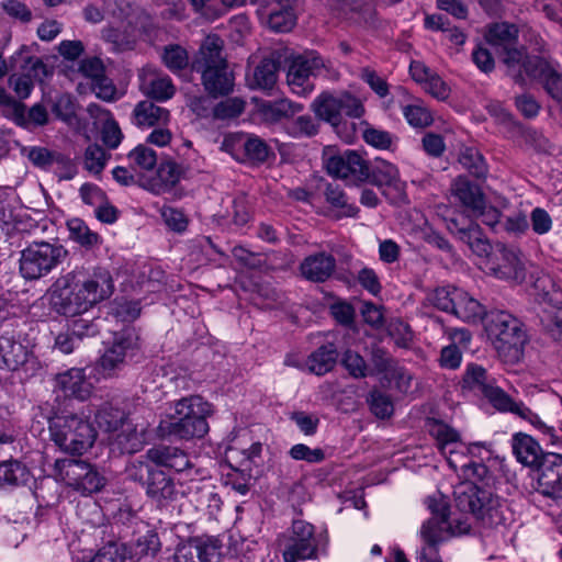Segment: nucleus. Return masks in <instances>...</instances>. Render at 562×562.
<instances>
[{
    "instance_id": "nucleus-22",
    "label": "nucleus",
    "mask_w": 562,
    "mask_h": 562,
    "mask_svg": "<svg viewBox=\"0 0 562 562\" xmlns=\"http://www.w3.org/2000/svg\"><path fill=\"white\" fill-rule=\"evenodd\" d=\"M144 458L158 467L170 468L177 472H183L192 467L188 454L182 449L173 446H155L147 450ZM139 459L143 460V457Z\"/></svg>"
},
{
    "instance_id": "nucleus-24",
    "label": "nucleus",
    "mask_w": 562,
    "mask_h": 562,
    "mask_svg": "<svg viewBox=\"0 0 562 562\" xmlns=\"http://www.w3.org/2000/svg\"><path fill=\"white\" fill-rule=\"evenodd\" d=\"M498 55L502 58V61L506 65L508 74L516 81L522 82L525 80V75L530 77L532 74H536L537 63H535V59L539 57L527 56L522 47L518 48L516 45H513L510 48L504 49Z\"/></svg>"
},
{
    "instance_id": "nucleus-12",
    "label": "nucleus",
    "mask_w": 562,
    "mask_h": 562,
    "mask_svg": "<svg viewBox=\"0 0 562 562\" xmlns=\"http://www.w3.org/2000/svg\"><path fill=\"white\" fill-rule=\"evenodd\" d=\"M326 70V61L316 52H306L292 59L286 81L293 93L305 97L314 90L312 79Z\"/></svg>"
},
{
    "instance_id": "nucleus-43",
    "label": "nucleus",
    "mask_w": 562,
    "mask_h": 562,
    "mask_svg": "<svg viewBox=\"0 0 562 562\" xmlns=\"http://www.w3.org/2000/svg\"><path fill=\"white\" fill-rule=\"evenodd\" d=\"M278 65L274 60L265 58L254 70L252 85L262 90H271L277 82Z\"/></svg>"
},
{
    "instance_id": "nucleus-11",
    "label": "nucleus",
    "mask_w": 562,
    "mask_h": 562,
    "mask_svg": "<svg viewBox=\"0 0 562 562\" xmlns=\"http://www.w3.org/2000/svg\"><path fill=\"white\" fill-rule=\"evenodd\" d=\"M130 477L142 481L148 474L147 495L159 507H165L184 495V491L177 487L175 481L161 470H150L145 460L137 459L127 469Z\"/></svg>"
},
{
    "instance_id": "nucleus-49",
    "label": "nucleus",
    "mask_w": 562,
    "mask_h": 562,
    "mask_svg": "<svg viewBox=\"0 0 562 562\" xmlns=\"http://www.w3.org/2000/svg\"><path fill=\"white\" fill-rule=\"evenodd\" d=\"M70 239L85 247H92L99 243V235L92 232L80 218H71L67 223Z\"/></svg>"
},
{
    "instance_id": "nucleus-35",
    "label": "nucleus",
    "mask_w": 562,
    "mask_h": 562,
    "mask_svg": "<svg viewBox=\"0 0 562 562\" xmlns=\"http://www.w3.org/2000/svg\"><path fill=\"white\" fill-rule=\"evenodd\" d=\"M454 301L456 307L452 313L464 322H480L486 314L485 307L476 299L461 289L454 293Z\"/></svg>"
},
{
    "instance_id": "nucleus-10",
    "label": "nucleus",
    "mask_w": 562,
    "mask_h": 562,
    "mask_svg": "<svg viewBox=\"0 0 562 562\" xmlns=\"http://www.w3.org/2000/svg\"><path fill=\"white\" fill-rule=\"evenodd\" d=\"M279 547L284 562L315 559L318 541L314 526L305 520H294L290 533L279 537Z\"/></svg>"
},
{
    "instance_id": "nucleus-50",
    "label": "nucleus",
    "mask_w": 562,
    "mask_h": 562,
    "mask_svg": "<svg viewBox=\"0 0 562 562\" xmlns=\"http://www.w3.org/2000/svg\"><path fill=\"white\" fill-rule=\"evenodd\" d=\"M285 131L294 138L312 137L318 133V124L311 115H300L288 122Z\"/></svg>"
},
{
    "instance_id": "nucleus-28",
    "label": "nucleus",
    "mask_w": 562,
    "mask_h": 562,
    "mask_svg": "<svg viewBox=\"0 0 562 562\" xmlns=\"http://www.w3.org/2000/svg\"><path fill=\"white\" fill-rule=\"evenodd\" d=\"M30 351L14 337L3 335L0 337V369L14 371L29 360Z\"/></svg>"
},
{
    "instance_id": "nucleus-57",
    "label": "nucleus",
    "mask_w": 562,
    "mask_h": 562,
    "mask_svg": "<svg viewBox=\"0 0 562 562\" xmlns=\"http://www.w3.org/2000/svg\"><path fill=\"white\" fill-rule=\"evenodd\" d=\"M368 403L371 412L379 418L390 417L394 409L393 402L390 396L378 390L370 393Z\"/></svg>"
},
{
    "instance_id": "nucleus-52",
    "label": "nucleus",
    "mask_w": 562,
    "mask_h": 562,
    "mask_svg": "<svg viewBox=\"0 0 562 562\" xmlns=\"http://www.w3.org/2000/svg\"><path fill=\"white\" fill-rule=\"evenodd\" d=\"M325 198L330 205L340 210V215L349 217L357 215L358 207L348 202L346 194L339 187L328 184L325 190Z\"/></svg>"
},
{
    "instance_id": "nucleus-34",
    "label": "nucleus",
    "mask_w": 562,
    "mask_h": 562,
    "mask_svg": "<svg viewBox=\"0 0 562 562\" xmlns=\"http://www.w3.org/2000/svg\"><path fill=\"white\" fill-rule=\"evenodd\" d=\"M518 30L514 24L505 22L491 24L485 33L486 42L497 54L516 45Z\"/></svg>"
},
{
    "instance_id": "nucleus-21",
    "label": "nucleus",
    "mask_w": 562,
    "mask_h": 562,
    "mask_svg": "<svg viewBox=\"0 0 562 562\" xmlns=\"http://www.w3.org/2000/svg\"><path fill=\"white\" fill-rule=\"evenodd\" d=\"M262 445L259 441L251 442L248 434L240 435L226 450V459L237 467L250 469L251 464L258 465L261 461Z\"/></svg>"
},
{
    "instance_id": "nucleus-20",
    "label": "nucleus",
    "mask_w": 562,
    "mask_h": 562,
    "mask_svg": "<svg viewBox=\"0 0 562 562\" xmlns=\"http://www.w3.org/2000/svg\"><path fill=\"white\" fill-rule=\"evenodd\" d=\"M138 77L143 93L156 101L165 102L176 93V87L167 75L158 74L151 68H143Z\"/></svg>"
},
{
    "instance_id": "nucleus-59",
    "label": "nucleus",
    "mask_w": 562,
    "mask_h": 562,
    "mask_svg": "<svg viewBox=\"0 0 562 562\" xmlns=\"http://www.w3.org/2000/svg\"><path fill=\"white\" fill-rule=\"evenodd\" d=\"M460 164L473 176L481 178L486 173V166L483 157L473 148H467L460 155Z\"/></svg>"
},
{
    "instance_id": "nucleus-17",
    "label": "nucleus",
    "mask_w": 562,
    "mask_h": 562,
    "mask_svg": "<svg viewBox=\"0 0 562 562\" xmlns=\"http://www.w3.org/2000/svg\"><path fill=\"white\" fill-rule=\"evenodd\" d=\"M220 543L213 538H191L179 544L175 552V562H218Z\"/></svg>"
},
{
    "instance_id": "nucleus-19",
    "label": "nucleus",
    "mask_w": 562,
    "mask_h": 562,
    "mask_svg": "<svg viewBox=\"0 0 562 562\" xmlns=\"http://www.w3.org/2000/svg\"><path fill=\"white\" fill-rule=\"evenodd\" d=\"M296 0H269L261 16L268 27L274 32H289L295 24L294 5Z\"/></svg>"
},
{
    "instance_id": "nucleus-47",
    "label": "nucleus",
    "mask_w": 562,
    "mask_h": 562,
    "mask_svg": "<svg viewBox=\"0 0 562 562\" xmlns=\"http://www.w3.org/2000/svg\"><path fill=\"white\" fill-rule=\"evenodd\" d=\"M402 113L407 123L413 127H426L434 121L432 114L422 101L403 105Z\"/></svg>"
},
{
    "instance_id": "nucleus-41",
    "label": "nucleus",
    "mask_w": 562,
    "mask_h": 562,
    "mask_svg": "<svg viewBox=\"0 0 562 562\" xmlns=\"http://www.w3.org/2000/svg\"><path fill=\"white\" fill-rule=\"evenodd\" d=\"M336 360L337 350L334 345L328 344L319 347L310 356L307 367L311 372L323 375L334 368Z\"/></svg>"
},
{
    "instance_id": "nucleus-27",
    "label": "nucleus",
    "mask_w": 562,
    "mask_h": 562,
    "mask_svg": "<svg viewBox=\"0 0 562 562\" xmlns=\"http://www.w3.org/2000/svg\"><path fill=\"white\" fill-rule=\"evenodd\" d=\"M512 450L516 460L528 468H536L542 456L541 446L529 435L517 432L512 438Z\"/></svg>"
},
{
    "instance_id": "nucleus-15",
    "label": "nucleus",
    "mask_w": 562,
    "mask_h": 562,
    "mask_svg": "<svg viewBox=\"0 0 562 562\" xmlns=\"http://www.w3.org/2000/svg\"><path fill=\"white\" fill-rule=\"evenodd\" d=\"M536 469V490L543 496L561 499L562 456L554 452H546Z\"/></svg>"
},
{
    "instance_id": "nucleus-46",
    "label": "nucleus",
    "mask_w": 562,
    "mask_h": 562,
    "mask_svg": "<svg viewBox=\"0 0 562 562\" xmlns=\"http://www.w3.org/2000/svg\"><path fill=\"white\" fill-rule=\"evenodd\" d=\"M0 111L18 125L26 124L25 106L0 87Z\"/></svg>"
},
{
    "instance_id": "nucleus-7",
    "label": "nucleus",
    "mask_w": 562,
    "mask_h": 562,
    "mask_svg": "<svg viewBox=\"0 0 562 562\" xmlns=\"http://www.w3.org/2000/svg\"><path fill=\"white\" fill-rule=\"evenodd\" d=\"M54 442L64 451L81 454L92 447L95 430L91 424L77 415H56L49 422Z\"/></svg>"
},
{
    "instance_id": "nucleus-16",
    "label": "nucleus",
    "mask_w": 562,
    "mask_h": 562,
    "mask_svg": "<svg viewBox=\"0 0 562 562\" xmlns=\"http://www.w3.org/2000/svg\"><path fill=\"white\" fill-rule=\"evenodd\" d=\"M312 109L317 117L329 123L335 133L345 142L349 143L355 137L353 124L349 127L342 120L340 108V94L333 95L322 93L312 103Z\"/></svg>"
},
{
    "instance_id": "nucleus-55",
    "label": "nucleus",
    "mask_w": 562,
    "mask_h": 562,
    "mask_svg": "<svg viewBox=\"0 0 562 562\" xmlns=\"http://www.w3.org/2000/svg\"><path fill=\"white\" fill-rule=\"evenodd\" d=\"M463 383L467 387L477 390L482 394L492 385L486 370L482 366L475 363H471L467 367Z\"/></svg>"
},
{
    "instance_id": "nucleus-6",
    "label": "nucleus",
    "mask_w": 562,
    "mask_h": 562,
    "mask_svg": "<svg viewBox=\"0 0 562 562\" xmlns=\"http://www.w3.org/2000/svg\"><path fill=\"white\" fill-rule=\"evenodd\" d=\"M485 329L498 356L509 363L518 362L527 344V334L522 323L505 311L491 312Z\"/></svg>"
},
{
    "instance_id": "nucleus-58",
    "label": "nucleus",
    "mask_w": 562,
    "mask_h": 562,
    "mask_svg": "<svg viewBox=\"0 0 562 562\" xmlns=\"http://www.w3.org/2000/svg\"><path fill=\"white\" fill-rule=\"evenodd\" d=\"M245 140L246 134L231 133L224 136L221 144V150L229 154L237 161H245Z\"/></svg>"
},
{
    "instance_id": "nucleus-51",
    "label": "nucleus",
    "mask_w": 562,
    "mask_h": 562,
    "mask_svg": "<svg viewBox=\"0 0 562 562\" xmlns=\"http://www.w3.org/2000/svg\"><path fill=\"white\" fill-rule=\"evenodd\" d=\"M26 469L19 461H4L0 463V487L15 486L23 482Z\"/></svg>"
},
{
    "instance_id": "nucleus-60",
    "label": "nucleus",
    "mask_w": 562,
    "mask_h": 562,
    "mask_svg": "<svg viewBox=\"0 0 562 562\" xmlns=\"http://www.w3.org/2000/svg\"><path fill=\"white\" fill-rule=\"evenodd\" d=\"M245 161H265L268 157L267 144L255 135L246 134L245 140Z\"/></svg>"
},
{
    "instance_id": "nucleus-48",
    "label": "nucleus",
    "mask_w": 562,
    "mask_h": 562,
    "mask_svg": "<svg viewBox=\"0 0 562 562\" xmlns=\"http://www.w3.org/2000/svg\"><path fill=\"white\" fill-rule=\"evenodd\" d=\"M483 395L490 401V403L501 412H510L517 415L522 403L514 401L508 394H506L501 387L491 385Z\"/></svg>"
},
{
    "instance_id": "nucleus-38",
    "label": "nucleus",
    "mask_w": 562,
    "mask_h": 562,
    "mask_svg": "<svg viewBox=\"0 0 562 562\" xmlns=\"http://www.w3.org/2000/svg\"><path fill=\"white\" fill-rule=\"evenodd\" d=\"M136 124L150 127L158 124H166L169 121V111L158 106L150 101H142L134 109Z\"/></svg>"
},
{
    "instance_id": "nucleus-8",
    "label": "nucleus",
    "mask_w": 562,
    "mask_h": 562,
    "mask_svg": "<svg viewBox=\"0 0 562 562\" xmlns=\"http://www.w3.org/2000/svg\"><path fill=\"white\" fill-rule=\"evenodd\" d=\"M67 255L59 244L34 241L21 251L20 273L25 280H38L57 268Z\"/></svg>"
},
{
    "instance_id": "nucleus-44",
    "label": "nucleus",
    "mask_w": 562,
    "mask_h": 562,
    "mask_svg": "<svg viewBox=\"0 0 562 562\" xmlns=\"http://www.w3.org/2000/svg\"><path fill=\"white\" fill-rule=\"evenodd\" d=\"M97 423L108 431H117L122 424L128 422L125 413L111 404H104L95 415Z\"/></svg>"
},
{
    "instance_id": "nucleus-36",
    "label": "nucleus",
    "mask_w": 562,
    "mask_h": 562,
    "mask_svg": "<svg viewBox=\"0 0 562 562\" xmlns=\"http://www.w3.org/2000/svg\"><path fill=\"white\" fill-rule=\"evenodd\" d=\"M22 154L29 158V160L41 169H48L54 164L63 165L71 169V160L60 153L52 151L45 147L31 146L24 147Z\"/></svg>"
},
{
    "instance_id": "nucleus-53",
    "label": "nucleus",
    "mask_w": 562,
    "mask_h": 562,
    "mask_svg": "<svg viewBox=\"0 0 562 562\" xmlns=\"http://www.w3.org/2000/svg\"><path fill=\"white\" fill-rule=\"evenodd\" d=\"M165 66L177 74L184 69L189 64V56L187 50L179 45H168L164 48L161 55Z\"/></svg>"
},
{
    "instance_id": "nucleus-2",
    "label": "nucleus",
    "mask_w": 562,
    "mask_h": 562,
    "mask_svg": "<svg viewBox=\"0 0 562 562\" xmlns=\"http://www.w3.org/2000/svg\"><path fill=\"white\" fill-rule=\"evenodd\" d=\"M64 286L54 296V306L68 317L87 313L100 302L108 300L114 290L110 272L103 268L91 271L76 269L63 278Z\"/></svg>"
},
{
    "instance_id": "nucleus-18",
    "label": "nucleus",
    "mask_w": 562,
    "mask_h": 562,
    "mask_svg": "<svg viewBox=\"0 0 562 562\" xmlns=\"http://www.w3.org/2000/svg\"><path fill=\"white\" fill-rule=\"evenodd\" d=\"M137 347V337L133 330L126 329L115 336L111 347H109L100 360L101 369L104 374L111 375L124 363V359L130 350Z\"/></svg>"
},
{
    "instance_id": "nucleus-9",
    "label": "nucleus",
    "mask_w": 562,
    "mask_h": 562,
    "mask_svg": "<svg viewBox=\"0 0 562 562\" xmlns=\"http://www.w3.org/2000/svg\"><path fill=\"white\" fill-rule=\"evenodd\" d=\"M323 164L329 176L349 183L366 181L370 176L367 161L355 150L340 151L327 146L323 150Z\"/></svg>"
},
{
    "instance_id": "nucleus-1",
    "label": "nucleus",
    "mask_w": 562,
    "mask_h": 562,
    "mask_svg": "<svg viewBox=\"0 0 562 562\" xmlns=\"http://www.w3.org/2000/svg\"><path fill=\"white\" fill-rule=\"evenodd\" d=\"M430 435L446 458L449 467L465 481L454 487L456 507L471 515L483 527L493 528L506 521L507 507L503 499L488 486V469L481 461L470 460L469 453L484 447L482 442L465 443L457 430L449 425L435 422Z\"/></svg>"
},
{
    "instance_id": "nucleus-33",
    "label": "nucleus",
    "mask_w": 562,
    "mask_h": 562,
    "mask_svg": "<svg viewBox=\"0 0 562 562\" xmlns=\"http://www.w3.org/2000/svg\"><path fill=\"white\" fill-rule=\"evenodd\" d=\"M535 63H537V70L530 78L540 79L549 95L557 101L562 100V75L558 66L544 58H537Z\"/></svg>"
},
{
    "instance_id": "nucleus-26",
    "label": "nucleus",
    "mask_w": 562,
    "mask_h": 562,
    "mask_svg": "<svg viewBox=\"0 0 562 562\" xmlns=\"http://www.w3.org/2000/svg\"><path fill=\"white\" fill-rule=\"evenodd\" d=\"M56 385L66 396H74L81 401L88 398L92 392V384L87 380L83 369L78 368L58 374Z\"/></svg>"
},
{
    "instance_id": "nucleus-4",
    "label": "nucleus",
    "mask_w": 562,
    "mask_h": 562,
    "mask_svg": "<svg viewBox=\"0 0 562 562\" xmlns=\"http://www.w3.org/2000/svg\"><path fill=\"white\" fill-rule=\"evenodd\" d=\"M427 506L432 516L422 525L419 535L423 543L416 559L418 562H443L439 555L438 546L450 537L468 533L471 521L468 516L450 519L443 499L428 498Z\"/></svg>"
},
{
    "instance_id": "nucleus-62",
    "label": "nucleus",
    "mask_w": 562,
    "mask_h": 562,
    "mask_svg": "<svg viewBox=\"0 0 562 562\" xmlns=\"http://www.w3.org/2000/svg\"><path fill=\"white\" fill-rule=\"evenodd\" d=\"M160 548V539L154 530H148L145 535L139 536L135 543V552L139 555L155 557Z\"/></svg>"
},
{
    "instance_id": "nucleus-3",
    "label": "nucleus",
    "mask_w": 562,
    "mask_h": 562,
    "mask_svg": "<svg viewBox=\"0 0 562 562\" xmlns=\"http://www.w3.org/2000/svg\"><path fill=\"white\" fill-rule=\"evenodd\" d=\"M213 412L212 404L199 395L182 397L172 402L169 411L160 418L157 435L180 440L203 438L209 432L207 418Z\"/></svg>"
},
{
    "instance_id": "nucleus-45",
    "label": "nucleus",
    "mask_w": 562,
    "mask_h": 562,
    "mask_svg": "<svg viewBox=\"0 0 562 562\" xmlns=\"http://www.w3.org/2000/svg\"><path fill=\"white\" fill-rule=\"evenodd\" d=\"M448 228L453 232L458 231L461 235V239L465 240L470 248L479 256H488L491 246L490 244L479 236L476 227L472 228H460L457 221L451 220L448 224Z\"/></svg>"
},
{
    "instance_id": "nucleus-14",
    "label": "nucleus",
    "mask_w": 562,
    "mask_h": 562,
    "mask_svg": "<svg viewBox=\"0 0 562 562\" xmlns=\"http://www.w3.org/2000/svg\"><path fill=\"white\" fill-rule=\"evenodd\" d=\"M486 270L502 280L521 282L525 279V266L520 252L516 249L498 245L487 257Z\"/></svg>"
},
{
    "instance_id": "nucleus-31",
    "label": "nucleus",
    "mask_w": 562,
    "mask_h": 562,
    "mask_svg": "<svg viewBox=\"0 0 562 562\" xmlns=\"http://www.w3.org/2000/svg\"><path fill=\"white\" fill-rule=\"evenodd\" d=\"M451 194L469 215L473 211L479 210V205L485 200L480 187L469 181L465 177H458L452 182Z\"/></svg>"
},
{
    "instance_id": "nucleus-63",
    "label": "nucleus",
    "mask_w": 562,
    "mask_h": 562,
    "mask_svg": "<svg viewBox=\"0 0 562 562\" xmlns=\"http://www.w3.org/2000/svg\"><path fill=\"white\" fill-rule=\"evenodd\" d=\"M362 135L367 144L379 149L391 148L394 139L390 132L371 126L366 127Z\"/></svg>"
},
{
    "instance_id": "nucleus-25",
    "label": "nucleus",
    "mask_w": 562,
    "mask_h": 562,
    "mask_svg": "<svg viewBox=\"0 0 562 562\" xmlns=\"http://www.w3.org/2000/svg\"><path fill=\"white\" fill-rule=\"evenodd\" d=\"M335 269V257L324 251L307 256L300 265L301 274L312 282H325Z\"/></svg>"
},
{
    "instance_id": "nucleus-5",
    "label": "nucleus",
    "mask_w": 562,
    "mask_h": 562,
    "mask_svg": "<svg viewBox=\"0 0 562 562\" xmlns=\"http://www.w3.org/2000/svg\"><path fill=\"white\" fill-rule=\"evenodd\" d=\"M223 41L215 34L207 35L192 61V69L200 72L205 90L216 97L233 90V77L222 57Z\"/></svg>"
},
{
    "instance_id": "nucleus-64",
    "label": "nucleus",
    "mask_w": 562,
    "mask_h": 562,
    "mask_svg": "<svg viewBox=\"0 0 562 562\" xmlns=\"http://www.w3.org/2000/svg\"><path fill=\"white\" fill-rule=\"evenodd\" d=\"M126 549L119 543L102 547L89 562H125Z\"/></svg>"
},
{
    "instance_id": "nucleus-37",
    "label": "nucleus",
    "mask_w": 562,
    "mask_h": 562,
    "mask_svg": "<svg viewBox=\"0 0 562 562\" xmlns=\"http://www.w3.org/2000/svg\"><path fill=\"white\" fill-rule=\"evenodd\" d=\"M537 301L541 308L542 321H550L562 329V291H546L538 295Z\"/></svg>"
},
{
    "instance_id": "nucleus-13",
    "label": "nucleus",
    "mask_w": 562,
    "mask_h": 562,
    "mask_svg": "<svg viewBox=\"0 0 562 562\" xmlns=\"http://www.w3.org/2000/svg\"><path fill=\"white\" fill-rule=\"evenodd\" d=\"M12 59L20 70L9 77V85L20 99H26L30 97L34 83L42 81L47 76V68L38 57L30 54L26 46L16 52Z\"/></svg>"
},
{
    "instance_id": "nucleus-40",
    "label": "nucleus",
    "mask_w": 562,
    "mask_h": 562,
    "mask_svg": "<svg viewBox=\"0 0 562 562\" xmlns=\"http://www.w3.org/2000/svg\"><path fill=\"white\" fill-rule=\"evenodd\" d=\"M97 333L94 324H86L78 321L74 324L72 334L61 333L55 339V348L60 352L68 355L76 348L79 338L83 335L92 336Z\"/></svg>"
},
{
    "instance_id": "nucleus-39",
    "label": "nucleus",
    "mask_w": 562,
    "mask_h": 562,
    "mask_svg": "<svg viewBox=\"0 0 562 562\" xmlns=\"http://www.w3.org/2000/svg\"><path fill=\"white\" fill-rule=\"evenodd\" d=\"M55 467L61 480L75 490H77L82 477L87 475L88 470L91 468L89 463L77 459L57 460Z\"/></svg>"
},
{
    "instance_id": "nucleus-42",
    "label": "nucleus",
    "mask_w": 562,
    "mask_h": 562,
    "mask_svg": "<svg viewBox=\"0 0 562 562\" xmlns=\"http://www.w3.org/2000/svg\"><path fill=\"white\" fill-rule=\"evenodd\" d=\"M128 160L131 168L142 177L156 168L157 154L153 148L140 144L130 151Z\"/></svg>"
},
{
    "instance_id": "nucleus-29",
    "label": "nucleus",
    "mask_w": 562,
    "mask_h": 562,
    "mask_svg": "<svg viewBox=\"0 0 562 562\" xmlns=\"http://www.w3.org/2000/svg\"><path fill=\"white\" fill-rule=\"evenodd\" d=\"M112 447L122 453L137 452L145 443V428L137 429L131 420L113 431Z\"/></svg>"
},
{
    "instance_id": "nucleus-30",
    "label": "nucleus",
    "mask_w": 562,
    "mask_h": 562,
    "mask_svg": "<svg viewBox=\"0 0 562 562\" xmlns=\"http://www.w3.org/2000/svg\"><path fill=\"white\" fill-rule=\"evenodd\" d=\"M372 173L374 181L380 187H387L395 191V194L392 196L393 201H401L405 196V184L400 180V173L393 164L386 160H375V165L370 170Z\"/></svg>"
},
{
    "instance_id": "nucleus-23",
    "label": "nucleus",
    "mask_w": 562,
    "mask_h": 562,
    "mask_svg": "<svg viewBox=\"0 0 562 562\" xmlns=\"http://www.w3.org/2000/svg\"><path fill=\"white\" fill-rule=\"evenodd\" d=\"M186 169L183 164L175 160L162 162L157 169V179H139V184L155 193L160 194L167 189L176 186L181 178L186 177Z\"/></svg>"
},
{
    "instance_id": "nucleus-54",
    "label": "nucleus",
    "mask_w": 562,
    "mask_h": 562,
    "mask_svg": "<svg viewBox=\"0 0 562 562\" xmlns=\"http://www.w3.org/2000/svg\"><path fill=\"white\" fill-rule=\"evenodd\" d=\"M176 154L181 159L180 164H183L186 172L188 170L202 171L204 167V158L201 157L195 149L192 148V143L184 139L180 145L176 147Z\"/></svg>"
},
{
    "instance_id": "nucleus-56",
    "label": "nucleus",
    "mask_w": 562,
    "mask_h": 562,
    "mask_svg": "<svg viewBox=\"0 0 562 562\" xmlns=\"http://www.w3.org/2000/svg\"><path fill=\"white\" fill-rule=\"evenodd\" d=\"M246 102L241 98H227L213 108V116L217 120H228L240 115Z\"/></svg>"
},
{
    "instance_id": "nucleus-61",
    "label": "nucleus",
    "mask_w": 562,
    "mask_h": 562,
    "mask_svg": "<svg viewBox=\"0 0 562 562\" xmlns=\"http://www.w3.org/2000/svg\"><path fill=\"white\" fill-rule=\"evenodd\" d=\"M108 160V154L105 150L97 145H89L85 153V166L93 173H100Z\"/></svg>"
},
{
    "instance_id": "nucleus-32",
    "label": "nucleus",
    "mask_w": 562,
    "mask_h": 562,
    "mask_svg": "<svg viewBox=\"0 0 562 562\" xmlns=\"http://www.w3.org/2000/svg\"><path fill=\"white\" fill-rule=\"evenodd\" d=\"M303 106L289 99L257 102V113L266 123H277L300 112Z\"/></svg>"
}]
</instances>
